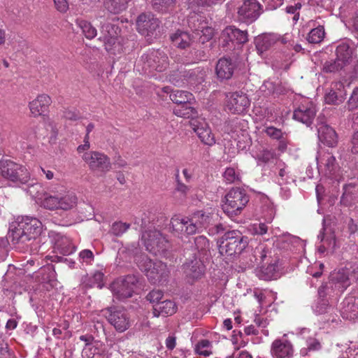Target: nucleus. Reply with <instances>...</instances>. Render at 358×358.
I'll return each mask as SVG.
<instances>
[{"label": "nucleus", "mask_w": 358, "mask_h": 358, "mask_svg": "<svg viewBox=\"0 0 358 358\" xmlns=\"http://www.w3.org/2000/svg\"><path fill=\"white\" fill-rule=\"evenodd\" d=\"M42 223L36 217H17L10 227L8 238L13 244L24 243L41 234Z\"/></svg>", "instance_id": "nucleus-1"}, {"label": "nucleus", "mask_w": 358, "mask_h": 358, "mask_svg": "<svg viewBox=\"0 0 358 358\" xmlns=\"http://www.w3.org/2000/svg\"><path fill=\"white\" fill-rule=\"evenodd\" d=\"M144 73L156 80L164 81L167 78L163 73L169 66L168 57L163 52L157 50H149L144 53L138 62Z\"/></svg>", "instance_id": "nucleus-2"}, {"label": "nucleus", "mask_w": 358, "mask_h": 358, "mask_svg": "<svg viewBox=\"0 0 358 358\" xmlns=\"http://www.w3.org/2000/svg\"><path fill=\"white\" fill-rule=\"evenodd\" d=\"M211 219V213L200 210L194 213L191 217L178 216L172 217L171 226L173 231L178 235L183 233L192 235L199 231L201 229L207 227Z\"/></svg>", "instance_id": "nucleus-3"}, {"label": "nucleus", "mask_w": 358, "mask_h": 358, "mask_svg": "<svg viewBox=\"0 0 358 358\" xmlns=\"http://www.w3.org/2000/svg\"><path fill=\"white\" fill-rule=\"evenodd\" d=\"M135 261L152 284H161L166 280L169 271L167 266L162 262H153L145 255L137 257Z\"/></svg>", "instance_id": "nucleus-4"}, {"label": "nucleus", "mask_w": 358, "mask_h": 358, "mask_svg": "<svg viewBox=\"0 0 358 358\" xmlns=\"http://www.w3.org/2000/svg\"><path fill=\"white\" fill-rule=\"evenodd\" d=\"M78 198L73 192H66L64 194H50L45 193L40 203L42 207L50 210H60L70 212L76 209Z\"/></svg>", "instance_id": "nucleus-5"}, {"label": "nucleus", "mask_w": 358, "mask_h": 358, "mask_svg": "<svg viewBox=\"0 0 358 358\" xmlns=\"http://www.w3.org/2000/svg\"><path fill=\"white\" fill-rule=\"evenodd\" d=\"M99 40L103 41L105 50L110 55H117L123 52L124 38L120 35L118 27L111 24L103 25Z\"/></svg>", "instance_id": "nucleus-6"}, {"label": "nucleus", "mask_w": 358, "mask_h": 358, "mask_svg": "<svg viewBox=\"0 0 358 358\" xmlns=\"http://www.w3.org/2000/svg\"><path fill=\"white\" fill-rule=\"evenodd\" d=\"M248 201L249 197L244 190L232 188L222 201V210L229 217H233L241 214Z\"/></svg>", "instance_id": "nucleus-7"}, {"label": "nucleus", "mask_w": 358, "mask_h": 358, "mask_svg": "<svg viewBox=\"0 0 358 358\" xmlns=\"http://www.w3.org/2000/svg\"><path fill=\"white\" fill-rule=\"evenodd\" d=\"M247 239L238 231H227L220 243L222 255L232 256L240 254L247 246Z\"/></svg>", "instance_id": "nucleus-8"}, {"label": "nucleus", "mask_w": 358, "mask_h": 358, "mask_svg": "<svg viewBox=\"0 0 358 358\" xmlns=\"http://www.w3.org/2000/svg\"><path fill=\"white\" fill-rule=\"evenodd\" d=\"M141 241L146 250L155 255H164L169 246L166 237L156 229L144 231Z\"/></svg>", "instance_id": "nucleus-9"}, {"label": "nucleus", "mask_w": 358, "mask_h": 358, "mask_svg": "<svg viewBox=\"0 0 358 358\" xmlns=\"http://www.w3.org/2000/svg\"><path fill=\"white\" fill-rule=\"evenodd\" d=\"M187 23L202 43L208 41L213 36L214 29L208 25L206 17L201 15V11L190 12L187 17Z\"/></svg>", "instance_id": "nucleus-10"}, {"label": "nucleus", "mask_w": 358, "mask_h": 358, "mask_svg": "<svg viewBox=\"0 0 358 358\" xmlns=\"http://www.w3.org/2000/svg\"><path fill=\"white\" fill-rule=\"evenodd\" d=\"M0 175L12 182L26 183L30 178L27 169L10 160L0 161Z\"/></svg>", "instance_id": "nucleus-11"}, {"label": "nucleus", "mask_w": 358, "mask_h": 358, "mask_svg": "<svg viewBox=\"0 0 358 358\" xmlns=\"http://www.w3.org/2000/svg\"><path fill=\"white\" fill-rule=\"evenodd\" d=\"M138 283V278L134 275H129L116 279L110 285L113 296L118 300H124L131 297Z\"/></svg>", "instance_id": "nucleus-12"}, {"label": "nucleus", "mask_w": 358, "mask_h": 358, "mask_svg": "<svg viewBox=\"0 0 358 358\" xmlns=\"http://www.w3.org/2000/svg\"><path fill=\"white\" fill-rule=\"evenodd\" d=\"M316 159L317 169L320 174L338 180L340 167L332 153L329 152H320Z\"/></svg>", "instance_id": "nucleus-13"}, {"label": "nucleus", "mask_w": 358, "mask_h": 358, "mask_svg": "<svg viewBox=\"0 0 358 358\" xmlns=\"http://www.w3.org/2000/svg\"><path fill=\"white\" fill-rule=\"evenodd\" d=\"M83 159L93 171L106 173L111 169V163L108 157L98 151L85 152Z\"/></svg>", "instance_id": "nucleus-14"}, {"label": "nucleus", "mask_w": 358, "mask_h": 358, "mask_svg": "<svg viewBox=\"0 0 358 358\" xmlns=\"http://www.w3.org/2000/svg\"><path fill=\"white\" fill-rule=\"evenodd\" d=\"M352 268V264L349 263L345 267L335 271L331 274L330 276V285L329 288L332 289L335 287V289L338 292H343L351 284L353 280L351 269Z\"/></svg>", "instance_id": "nucleus-15"}, {"label": "nucleus", "mask_w": 358, "mask_h": 358, "mask_svg": "<svg viewBox=\"0 0 358 358\" xmlns=\"http://www.w3.org/2000/svg\"><path fill=\"white\" fill-rule=\"evenodd\" d=\"M226 99V108L234 114L245 113L250 105L248 96L242 92H229Z\"/></svg>", "instance_id": "nucleus-16"}, {"label": "nucleus", "mask_w": 358, "mask_h": 358, "mask_svg": "<svg viewBox=\"0 0 358 358\" xmlns=\"http://www.w3.org/2000/svg\"><path fill=\"white\" fill-rule=\"evenodd\" d=\"M270 352L273 358H292L294 355V348L292 342L285 334L272 342Z\"/></svg>", "instance_id": "nucleus-17"}, {"label": "nucleus", "mask_w": 358, "mask_h": 358, "mask_svg": "<svg viewBox=\"0 0 358 358\" xmlns=\"http://www.w3.org/2000/svg\"><path fill=\"white\" fill-rule=\"evenodd\" d=\"M336 59L343 64V66L349 72L355 73L357 66V59L356 56L353 55V50L350 45L345 42L340 43L336 50Z\"/></svg>", "instance_id": "nucleus-18"}, {"label": "nucleus", "mask_w": 358, "mask_h": 358, "mask_svg": "<svg viewBox=\"0 0 358 358\" xmlns=\"http://www.w3.org/2000/svg\"><path fill=\"white\" fill-rule=\"evenodd\" d=\"M260 5L257 0H245L238 8L239 20L251 23L260 15Z\"/></svg>", "instance_id": "nucleus-19"}, {"label": "nucleus", "mask_w": 358, "mask_h": 358, "mask_svg": "<svg viewBox=\"0 0 358 358\" xmlns=\"http://www.w3.org/2000/svg\"><path fill=\"white\" fill-rule=\"evenodd\" d=\"M192 129L204 144L211 146L215 143V138L206 120L198 117L189 121Z\"/></svg>", "instance_id": "nucleus-20"}, {"label": "nucleus", "mask_w": 358, "mask_h": 358, "mask_svg": "<svg viewBox=\"0 0 358 358\" xmlns=\"http://www.w3.org/2000/svg\"><path fill=\"white\" fill-rule=\"evenodd\" d=\"M108 312V320L117 331L124 332L129 328L130 318L124 310L110 308Z\"/></svg>", "instance_id": "nucleus-21"}, {"label": "nucleus", "mask_w": 358, "mask_h": 358, "mask_svg": "<svg viewBox=\"0 0 358 358\" xmlns=\"http://www.w3.org/2000/svg\"><path fill=\"white\" fill-rule=\"evenodd\" d=\"M316 114L315 105L308 99H304L301 104L294 111L293 118L309 126L312 124Z\"/></svg>", "instance_id": "nucleus-22"}, {"label": "nucleus", "mask_w": 358, "mask_h": 358, "mask_svg": "<svg viewBox=\"0 0 358 358\" xmlns=\"http://www.w3.org/2000/svg\"><path fill=\"white\" fill-rule=\"evenodd\" d=\"M159 22L157 18L150 13H142L136 20L137 29L142 35L152 34L159 27Z\"/></svg>", "instance_id": "nucleus-23"}, {"label": "nucleus", "mask_w": 358, "mask_h": 358, "mask_svg": "<svg viewBox=\"0 0 358 358\" xmlns=\"http://www.w3.org/2000/svg\"><path fill=\"white\" fill-rule=\"evenodd\" d=\"M340 312L343 318L354 320L358 318V297L348 296L341 303Z\"/></svg>", "instance_id": "nucleus-24"}, {"label": "nucleus", "mask_w": 358, "mask_h": 358, "mask_svg": "<svg viewBox=\"0 0 358 358\" xmlns=\"http://www.w3.org/2000/svg\"><path fill=\"white\" fill-rule=\"evenodd\" d=\"M51 98L45 94L38 95L29 103V108L33 117H38L48 111L51 104Z\"/></svg>", "instance_id": "nucleus-25"}, {"label": "nucleus", "mask_w": 358, "mask_h": 358, "mask_svg": "<svg viewBox=\"0 0 358 358\" xmlns=\"http://www.w3.org/2000/svg\"><path fill=\"white\" fill-rule=\"evenodd\" d=\"M236 68L235 62L229 58L223 57L218 60L215 71L220 80H228L232 77Z\"/></svg>", "instance_id": "nucleus-26"}, {"label": "nucleus", "mask_w": 358, "mask_h": 358, "mask_svg": "<svg viewBox=\"0 0 358 358\" xmlns=\"http://www.w3.org/2000/svg\"><path fill=\"white\" fill-rule=\"evenodd\" d=\"M346 93L341 82L333 84V88L325 93L324 101L328 104H340L345 99Z\"/></svg>", "instance_id": "nucleus-27"}, {"label": "nucleus", "mask_w": 358, "mask_h": 358, "mask_svg": "<svg viewBox=\"0 0 358 358\" xmlns=\"http://www.w3.org/2000/svg\"><path fill=\"white\" fill-rule=\"evenodd\" d=\"M320 142L329 147H335L338 143V136L335 130L325 124H320L317 129Z\"/></svg>", "instance_id": "nucleus-28"}, {"label": "nucleus", "mask_w": 358, "mask_h": 358, "mask_svg": "<svg viewBox=\"0 0 358 358\" xmlns=\"http://www.w3.org/2000/svg\"><path fill=\"white\" fill-rule=\"evenodd\" d=\"M222 35L224 40L236 42L239 44L244 43L248 41V34L246 31H241L232 26L226 27Z\"/></svg>", "instance_id": "nucleus-29"}, {"label": "nucleus", "mask_w": 358, "mask_h": 358, "mask_svg": "<svg viewBox=\"0 0 358 358\" xmlns=\"http://www.w3.org/2000/svg\"><path fill=\"white\" fill-rule=\"evenodd\" d=\"M194 39V36H191L188 32L181 30L176 31L171 36L173 45L181 49L189 46Z\"/></svg>", "instance_id": "nucleus-30"}, {"label": "nucleus", "mask_w": 358, "mask_h": 358, "mask_svg": "<svg viewBox=\"0 0 358 358\" xmlns=\"http://www.w3.org/2000/svg\"><path fill=\"white\" fill-rule=\"evenodd\" d=\"M177 307L175 303L171 300H165L155 304L153 308V315L158 317L160 315L168 316L174 314L176 312Z\"/></svg>", "instance_id": "nucleus-31"}, {"label": "nucleus", "mask_w": 358, "mask_h": 358, "mask_svg": "<svg viewBox=\"0 0 358 358\" xmlns=\"http://www.w3.org/2000/svg\"><path fill=\"white\" fill-rule=\"evenodd\" d=\"M186 274L193 279L200 278L203 274L205 266L201 260L195 259L185 265Z\"/></svg>", "instance_id": "nucleus-32"}, {"label": "nucleus", "mask_w": 358, "mask_h": 358, "mask_svg": "<svg viewBox=\"0 0 358 358\" xmlns=\"http://www.w3.org/2000/svg\"><path fill=\"white\" fill-rule=\"evenodd\" d=\"M131 0H103V4L107 10L111 13L117 14L126 10Z\"/></svg>", "instance_id": "nucleus-33"}, {"label": "nucleus", "mask_w": 358, "mask_h": 358, "mask_svg": "<svg viewBox=\"0 0 358 358\" xmlns=\"http://www.w3.org/2000/svg\"><path fill=\"white\" fill-rule=\"evenodd\" d=\"M278 265L276 261L270 263L266 267L262 266L258 273L259 278L271 280L278 277Z\"/></svg>", "instance_id": "nucleus-34"}, {"label": "nucleus", "mask_w": 358, "mask_h": 358, "mask_svg": "<svg viewBox=\"0 0 358 358\" xmlns=\"http://www.w3.org/2000/svg\"><path fill=\"white\" fill-rule=\"evenodd\" d=\"M55 248L64 255H69L76 250V247L72 243L71 240L66 236H62L55 243Z\"/></svg>", "instance_id": "nucleus-35"}, {"label": "nucleus", "mask_w": 358, "mask_h": 358, "mask_svg": "<svg viewBox=\"0 0 358 358\" xmlns=\"http://www.w3.org/2000/svg\"><path fill=\"white\" fill-rule=\"evenodd\" d=\"M277 37L274 34H266L257 38L255 41L256 47L260 52H264L277 41Z\"/></svg>", "instance_id": "nucleus-36"}, {"label": "nucleus", "mask_w": 358, "mask_h": 358, "mask_svg": "<svg viewBox=\"0 0 358 358\" xmlns=\"http://www.w3.org/2000/svg\"><path fill=\"white\" fill-rule=\"evenodd\" d=\"M170 98L172 101L178 105L189 103L194 99L193 95L191 93L182 90L173 91L170 94Z\"/></svg>", "instance_id": "nucleus-37"}, {"label": "nucleus", "mask_w": 358, "mask_h": 358, "mask_svg": "<svg viewBox=\"0 0 358 358\" xmlns=\"http://www.w3.org/2000/svg\"><path fill=\"white\" fill-rule=\"evenodd\" d=\"M194 351L196 354L208 357L213 354V344L212 342L207 339H201L194 346Z\"/></svg>", "instance_id": "nucleus-38"}, {"label": "nucleus", "mask_w": 358, "mask_h": 358, "mask_svg": "<svg viewBox=\"0 0 358 358\" xmlns=\"http://www.w3.org/2000/svg\"><path fill=\"white\" fill-rule=\"evenodd\" d=\"M312 308L314 313L317 315L329 313L333 310V308L329 305L328 299L320 298V296L313 305Z\"/></svg>", "instance_id": "nucleus-39"}, {"label": "nucleus", "mask_w": 358, "mask_h": 358, "mask_svg": "<svg viewBox=\"0 0 358 358\" xmlns=\"http://www.w3.org/2000/svg\"><path fill=\"white\" fill-rule=\"evenodd\" d=\"M176 0H151L153 8L161 13H168L172 10Z\"/></svg>", "instance_id": "nucleus-40"}, {"label": "nucleus", "mask_w": 358, "mask_h": 358, "mask_svg": "<svg viewBox=\"0 0 358 358\" xmlns=\"http://www.w3.org/2000/svg\"><path fill=\"white\" fill-rule=\"evenodd\" d=\"M76 24L80 28L87 38L92 39L96 36L97 31L90 22L83 19H78Z\"/></svg>", "instance_id": "nucleus-41"}, {"label": "nucleus", "mask_w": 358, "mask_h": 358, "mask_svg": "<svg viewBox=\"0 0 358 358\" xmlns=\"http://www.w3.org/2000/svg\"><path fill=\"white\" fill-rule=\"evenodd\" d=\"M182 76L188 84L193 86L201 84L204 80V73L199 70L185 72Z\"/></svg>", "instance_id": "nucleus-42"}, {"label": "nucleus", "mask_w": 358, "mask_h": 358, "mask_svg": "<svg viewBox=\"0 0 358 358\" xmlns=\"http://www.w3.org/2000/svg\"><path fill=\"white\" fill-rule=\"evenodd\" d=\"M325 35L324 27L318 25L317 27L312 29L307 37V40L311 43H320Z\"/></svg>", "instance_id": "nucleus-43"}, {"label": "nucleus", "mask_w": 358, "mask_h": 358, "mask_svg": "<svg viewBox=\"0 0 358 358\" xmlns=\"http://www.w3.org/2000/svg\"><path fill=\"white\" fill-rule=\"evenodd\" d=\"M343 70L345 73L350 74V77L352 76L354 73L349 72L346 70L343 64L336 59L334 62H327L324 64L323 71L327 73H334Z\"/></svg>", "instance_id": "nucleus-44"}, {"label": "nucleus", "mask_w": 358, "mask_h": 358, "mask_svg": "<svg viewBox=\"0 0 358 358\" xmlns=\"http://www.w3.org/2000/svg\"><path fill=\"white\" fill-rule=\"evenodd\" d=\"M175 115L185 118L194 119L193 117L196 114V111L188 103L181 105L176 108L173 110Z\"/></svg>", "instance_id": "nucleus-45"}, {"label": "nucleus", "mask_w": 358, "mask_h": 358, "mask_svg": "<svg viewBox=\"0 0 358 358\" xmlns=\"http://www.w3.org/2000/svg\"><path fill=\"white\" fill-rule=\"evenodd\" d=\"M195 247L201 255H206L210 250V242L204 236H199L194 240Z\"/></svg>", "instance_id": "nucleus-46"}, {"label": "nucleus", "mask_w": 358, "mask_h": 358, "mask_svg": "<svg viewBox=\"0 0 358 358\" xmlns=\"http://www.w3.org/2000/svg\"><path fill=\"white\" fill-rule=\"evenodd\" d=\"M329 285H330V280L328 282L322 285L318 289V296L320 298L326 299L327 296L330 299L331 297L337 296L339 295L341 292H338L335 289V287H332V289L329 288Z\"/></svg>", "instance_id": "nucleus-47"}, {"label": "nucleus", "mask_w": 358, "mask_h": 358, "mask_svg": "<svg viewBox=\"0 0 358 358\" xmlns=\"http://www.w3.org/2000/svg\"><path fill=\"white\" fill-rule=\"evenodd\" d=\"M223 178L226 182L231 184L240 181V173L234 167H228L223 173Z\"/></svg>", "instance_id": "nucleus-48"}, {"label": "nucleus", "mask_w": 358, "mask_h": 358, "mask_svg": "<svg viewBox=\"0 0 358 358\" xmlns=\"http://www.w3.org/2000/svg\"><path fill=\"white\" fill-rule=\"evenodd\" d=\"M307 348L301 350L300 353L302 356L308 355L310 351H317L320 349V343L315 338L309 337L306 340Z\"/></svg>", "instance_id": "nucleus-49"}, {"label": "nucleus", "mask_w": 358, "mask_h": 358, "mask_svg": "<svg viewBox=\"0 0 358 358\" xmlns=\"http://www.w3.org/2000/svg\"><path fill=\"white\" fill-rule=\"evenodd\" d=\"M278 155L274 150H263L257 157L258 162L263 163H268L273 162L278 159Z\"/></svg>", "instance_id": "nucleus-50"}, {"label": "nucleus", "mask_w": 358, "mask_h": 358, "mask_svg": "<svg viewBox=\"0 0 358 358\" xmlns=\"http://www.w3.org/2000/svg\"><path fill=\"white\" fill-rule=\"evenodd\" d=\"M104 275L102 272L96 271L88 278L89 282L86 285L89 287L96 286L101 289L103 287V280Z\"/></svg>", "instance_id": "nucleus-51"}, {"label": "nucleus", "mask_w": 358, "mask_h": 358, "mask_svg": "<svg viewBox=\"0 0 358 358\" xmlns=\"http://www.w3.org/2000/svg\"><path fill=\"white\" fill-rule=\"evenodd\" d=\"M80 340L85 343V346L83 350V355L87 358H92L94 357V352L88 353V350L93 349L92 343L94 338L90 335H83L80 336Z\"/></svg>", "instance_id": "nucleus-52"}, {"label": "nucleus", "mask_w": 358, "mask_h": 358, "mask_svg": "<svg viewBox=\"0 0 358 358\" xmlns=\"http://www.w3.org/2000/svg\"><path fill=\"white\" fill-rule=\"evenodd\" d=\"M265 207L263 209V218L267 223H271L275 215V209L273 206V203H271L268 200H267Z\"/></svg>", "instance_id": "nucleus-53"}, {"label": "nucleus", "mask_w": 358, "mask_h": 358, "mask_svg": "<svg viewBox=\"0 0 358 358\" xmlns=\"http://www.w3.org/2000/svg\"><path fill=\"white\" fill-rule=\"evenodd\" d=\"M129 227V224L122 222H115L111 226L110 233L116 236H120L126 232Z\"/></svg>", "instance_id": "nucleus-54"}, {"label": "nucleus", "mask_w": 358, "mask_h": 358, "mask_svg": "<svg viewBox=\"0 0 358 358\" xmlns=\"http://www.w3.org/2000/svg\"><path fill=\"white\" fill-rule=\"evenodd\" d=\"M277 166L279 169L278 182L280 185L288 183L290 178L288 175L289 173L286 170V166L282 162H278Z\"/></svg>", "instance_id": "nucleus-55"}, {"label": "nucleus", "mask_w": 358, "mask_h": 358, "mask_svg": "<svg viewBox=\"0 0 358 358\" xmlns=\"http://www.w3.org/2000/svg\"><path fill=\"white\" fill-rule=\"evenodd\" d=\"M269 253L268 250L264 245H258L254 250V257L256 262L259 264L264 262L267 258L268 254Z\"/></svg>", "instance_id": "nucleus-56"}, {"label": "nucleus", "mask_w": 358, "mask_h": 358, "mask_svg": "<svg viewBox=\"0 0 358 358\" xmlns=\"http://www.w3.org/2000/svg\"><path fill=\"white\" fill-rule=\"evenodd\" d=\"M78 260L82 264L90 265L94 260V255L90 250H83L79 252Z\"/></svg>", "instance_id": "nucleus-57"}, {"label": "nucleus", "mask_w": 358, "mask_h": 358, "mask_svg": "<svg viewBox=\"0 0 358 358\" xmlns=\"http://www.w3.org/2000/svg\"><path fill=\"white\" fill-rule=\"evenodd\" d=\"M238 139L237 140V147L240 150H246L249 148L251 143L248 134L246 131H243L241 132V137L237 135Z\"/></svg>", "instance_id": "nucleus-58"}, {"label": "nucleus", "mask_w": 358, "mask_h": 358, "mask_svg": "<svg viewBox=\"0 0 358 358\" xmlns=\"http://www.w3.org/2000/svg\"><path fill=\"white\" fill-rule=\"evenodd\" d=\"M260 90L265 95L278 94L279 93L275 84L271 81L264 82L260 87Z\"/></svg>", "instance_id": "nucleus-59"}, {"label": "nucleus", "mask_w": 358, "mask_h": 358, "mask_svg": "<svg viewBox=\"0 0 358 358\" xmlns=\"http://www.w3.org/2000/svg\"><path fill=\"white\" fill-rule=\"evenodd\" d=\"M163 292L159 289L152 290L147 295V299L151 303L156 304L160 303V300L163 297Z\"/></svg>", "instance_id": "nucleus-60"}, {"label": "nucleus", "mask_w": 358, "mask_h": 358, "mask_svg": "<svg viewBox=\"0 0 358 358\" xmlns=\"http://www.w3.org/2000/svg\"><path fill=\"white\" fill-rule=\"evenodd\" d=\"M301 8V4L299 2L294 3V4L289 5L286 7L285 10L287 13L294 14V20L299 19V10Z\"/></svg>", "instance_id": "nucleus-61"}, {"label": "nucleus", "mask_w": 358, "mask_h": 358, "mask_svg": "<svg viewBox=\"0 0 358 358\" xmlns=\"http://www.w3.org/2000/svg\"><path fill=\"white\" fill-rule=\"evenodd\" d=\"M266 223L259 222L257 224H255L253 225V231L254 234L257 235H264L266 234L268 231V225Z\"/></svg>", "instance_id": "nucleus-62"}, {"label": "nucleus", "mask_w": 358, "mask_h": 358, "mask_svg": "<svg viewBox=\"0 0 358 358\" xmlns=\"http://www.w3.org/2000/svg\"><path fill=\"white\" fill-rule=\"evenodd\" d=\"M196 171V166H189L186 168H185L182 170V174L185 177V179L187 182H190L194 176Z\"/></svg>", "instance_id": "nucleus-63"}, {"label": "nucleus", "mask_w": 358, "mask_h": 358, "mask_svg": "<svg viewBox=\"0 0 358 358\" xmlns=\"http://www.w3.org/2000/svg\"><path fill=\"white\" fill-rule=\"evenodd\" d=\"M348 105L350 109H354L358 107V87L353 90L348 101Z\"/></svg>", "instance_id": "nucleus-64"}]
</instances>
